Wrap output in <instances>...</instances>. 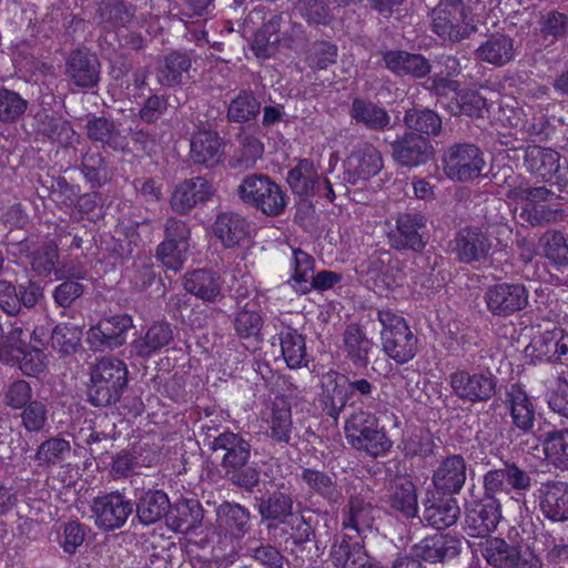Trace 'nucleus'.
Segmentation results:
<instances>
[{
    "label": "nucleus",
    "instance_id": "obj_8",
    "mask_svg": "<svg viewBox=\"0 0 568 568\" xmlns=\"http://www.w3.org/2000/svg\"><path fill=\"white\" fill-rule=\"evenodd\" d=\"M452 392L459 399L481 403L490 399L496 392V377L490 372L457 369L449 376Z\"/></svg>",
    "mask_w": 568,
    "mask_h": 568
},
{
    "label": "nucleus",
    "instance_id": "obj_36",
    "mask_svg": "<svg viewBox=\"0 0 568 568\" xmlns=\"http://www.w3.org/2000/svg\"><path fill=\"white\" fill-rule=\"evenodd\" d=\"M293 496L288 493L276 490L266 498L261 499L258 505V514L263 521L270 523L267 529L275 528L278 524L288 523V518L293 516Z\"/></svg>",
    "mask_w": 568,
    "mask_h": 568
},
{
    "label": "nucleus",
    "instance_id": "obj_17",
    "mask_svg": "<svg viewBox=\"0 0 568 568\" xmlns=\"http://www.w3.org/2000/svg\"><path fill=\"white\" fill-rule=\"evenodd\" d=\"M383 169L381 152L369 143H361L352 151L346 161L347 181L356 184L377 175Z\"/></svg>",
    "mask_w": 568,
    "mask_h": 568
},
{
    "label": "nucleus",
    "instance_id": "obj_20",
    "mask_svg": "<svg viewBox=\"0 0 568 568\" xmlns=\"http://www.w3.org/2000/svg\"><path fill=\"white\" fill-rule=\"evenodd\" d=\"M490 250L491 242L479 227L462 229L454 240L453 252L463 263L481 261L488 256Z\"/></svg>",
    "mask_w": 568,
    "mask_h": 568
},
{
    "label": "nucleus",
    "instance_id": "obj_43",
    "mask_svg": "<svg viewBox=\"0 0 568 568\" xmlns=\"http://www.w3.org/2000/svg\"><path fill=\"white\" fill-rule=\"evenodd\" d=\"M515 54L514 41L505 34L493 36L477 49L480 60L496 67L507 64L515 58Z\"/></svg>",
    "mask_w": 568,
    "mask_h": 568
},
{
    "label": "nucleus",
    "instance_id": "obj_16",
    "mask_svg": "<svg viewBox=\"0 0 568 568\" xmlns=\"http://www.w3.org/2000/svg\"><path fill=\"white\" fill-rule=\"evenodd\" d=\"M133 326L129 315H114L101 320L88 331V342L97 349L116 348L125 343L126 334Z\"/></svg>",
    "mask_w": 568,
    "mask_h": 568
},
{
    "label": "nucleus",
    "instance_id": "obj_27",
    "mask_svg": "<svg viewBox=\"0 0 568 568\" xmlns=\"http://www.w3.org/2000/svg\"><path fill=\"white\" fill-rule=\"evenodd\" d=\"M505 403L513 425L524 433L530 432L536 419V408L528 394L520 386L511 385Z\"/></svg>",
    "mask_w": 568,
    "mask_h": 568
},
{
    "label": "nucleus",
    "instance_id": "obj_54",
    "mask_svg": "<svg viewBox=\"0 0 568 568\" xmlns=\"http://www.w3.org/2000/svg\"><path fill=\"white\" fill-rule=\"evenodd\" d=\"M318 179V172L311 160L304 159L287 174V183L301 195L308 194Z\"/></svg>",
    "mask_w": 568,
    "mask_h": 568
},
{
    "label": "nucleus",
    "instance_id": "obj_39",
    "mask_svg": "<svg viewBox=\"0 0 568 568\" xmlns=\"http://www.w3.org/2000/svg\"><path fill=\"white\" fill-rule=\"evenodd\" d=\"M169 526L178 532L186 534L202 521V509L194 499H181L175 503L166 517Z\"/></svg>",
    "mask_w": 568,
    "mask_h": 568
},
{
    "label": "nucleus",
    "instance_id": "obj_3",
    "mask_svg": "<svg viewBox=\"0 0 568 568\" xmlns=\"http://www.w3.org/2000/svg\"><path fill=\"white\" fill-rule=\"evenodd\" d=\"M89 399L94 406L115 403L126 385V365L114 357H102L91 368Z\"/></svg>",
    "mask_w": 568,
    "mask_h": 568
},
{
    "label": "nucleus",
    "instance_id": "obj_7",
    "mask_svg": "<svg viewBox=\"0 0 568 568\" xmlns=\"http://www.w3.org/2000/svg\"><path fill=\"white\" fill-rule=\"evenodd\" d=\"M432 29L443 40L457 42L469 37L475 24L462 2L442 3L433 10Z\"/></svg>",
    "mask_w": 568,
    "mask_h": 568
},
{
    "label": "nucleus",
    "instance_id": "obj_59",
    "mask_svg": "<svg viewBox=\"0 0 568 568\" xmlns=\"http://www.w3.org/2000/svg\"><path fill=\"white\" fill-rule=\"evenodd\" d=\"M260 112V102L253 93L243 91L229 105L227 116L234 122H247Z\"/></svg>",
    "mask_w": 568,
    "mask_h": 568
},
{
    "label": "nucleus",
    "instance_id": "obj_34",
    "mask_svg": "<svg viewBox=\"0 0 568 568\" xmlns=\"http://www.w3.org/2000/svg\"><path fill=\"white\" fill-rule=\"evenodd\" d=\"M183 285L186 292L204 302H215L221 296L220 276L205 268L186 273Z\"/></svg>",
    "mask_w": 568,
    "mask_h": 568
},
{
    "label": "nucleus",
    "instance_id": "obj_55",
    "mask_svg": "<svg viewBox=\"0 0 568 568\" xmlns=\"http://www.w3.org/2000/svg\"><path fill=\"white\" fill-rule=\"evenodd\" d=\"M133 8L122 0H103L99 4V22L112 27L125 26L133 17Z\"/></svg>",
    "mask_w": 568,
    "mask_h": 568
},
{
    "label": "nucleus",
    "instance_id": "obj_23",
    "mask_svg": "<svg viewBox=\"0 0 568 568\" xmlns=\"http://www.w3.org/2000/svg\"><path fill=\"white\" fill-rule=\"evenodd\" d=\"M393 158L404 166L414 168L426 163L432 156V146L422 135L409 132L392 142Z\"/></svg>",
    "mask_w": 568,
    "mask_h": 568
},
{
    "label": "nucleus",
    "instance_id": "obj_48",
    "mask_svg": "<svg viewBox=\"0 0 568 568\" xmlns=\"http://www.w3.org/2000/svg\"><path fill=\"white\" fill-rule=\"evenodd\" d=\"M373 520L372 505L361 497H351L347 507L343 510V530L353 529L359 534L371 528Z\"/></svg>",
    "mask_w": 568,
    "mask_h": 568
},
{
    "label": "nucleus",
    "instance_id": "obj_58",
    "mask_svg": "<svg viewBox=\"0 0 568 568\" xmlns=\"http://www.w3.org/2000/svg\"><path fill=\"white\" fill-rule=\"evenodd\" d=\"M81 336L82 329L80 325L60 323L52 331V346L63 354L73 353L80 344Z\"/></svg>",
    "mask_w": 568,
    "mask_h": 568
},
{
    "label": "nucleus",
    "instance_id": "obj_15",
    "mask_svg": "<svg viewBox=\"0 0 568 568\" xmlns=\"http://www.w3.org/2000/svg\"><path fill=\"white\" fill-rule=\"evenodd\" d=\"M133 506L131 500L126 499L120 493H111L94 498L92 511L95 524L105 529L113 530L122 527L128 517L132 514Z\"/></svg>",
    "mask_w": 568,
    "mask_h": 568
},
{
    "label": "nucleus",
    "instance_id": "obj_49",
    "mask_svg": "<svg viewBox=\"0 0 568 568\" xmlns=\"http://www.w3.org/2000/svg\"><path fill=\"white\" fill-rule=\"evenodd\" d=\"M283 358L291 369L306 366V347L304 337L295 329L287 328L280 334Z\"/></svg>",
    "mask_w": 568,
    "mask_h": 568
},
{
    "label": "nucleus",
    "instance_id": "obj_13",
    "mask_svg": "<svg viewBox=\"0 0 568 568\" xmlns=\"http://www.w3.org/2000/svg\"><path fill=\"white\" fill-rule=\"evenodd\" d=\"M207 437H212L209 446L220 458L226 474H230V469L243 468L248 462L251 445L241 434L224 430L217 435L207 433Z\"/></svg>",
    "mask_w": 568,
    "mask_h": 568
},
{
    "label": "nucleus",
    "instance_id": "obj_61",
    "mask_svg": "<svg viewBox=\"0 0 568 568\" xmlns=\"http://www.w3.org/2000/svg\"><path fill=\"white\" fill-rule=\"evenodd\" d=\"M20 410V425L28 433H39L48 423L49 409L42 400H32Z\"/></svg>",
    "mask_w": 568,
    "mask_h": 568
},
{
    "label": "nucleus",
    "instance_id": "obj_22",
    "mask_svg": "<svg viewBox=\"0 0 568 568\" xmlns=\"http://www.w3.org/2000/svg\"><path fill=\"white\" fill-rule=\"evenodd\" d=\"M386 506L405 518H413L418 513L417 493L414 483L406 476L390 481L384 497Z\"/></svg>",
    "mask_w": 568,
    "mask_h": 568
},
{
    "label": "nucleus",
    "instance_id": "obj_47",
    "mask_svg": "<svg viewBox=\"0 0 568 568\" xmlns=\"http://www.w3.org/2000/svg\"><path fill=\"white\" fill-rule=\"evenodd\" d=\"M351 116L356 123H361L371 130H384L390 118L387 111L373 102L354 99L351 108Z\"/></svg>",
    "mask_w": 568,
    "mask_h": 568
},
{
    "label": "nucleus",
    "instance_id": "obj_51",
    "mask_svg": "<svg viewBox=\"0 0 568 568\" xmlns=\"http://www.w3.org/2000/svg\"><path fill=\"white\" fill-rule=\"evenodd\" d=\"M71 453V445L60 437H52L38 447L34 459L40 467H52L64 462Z\"/></svg>",
    "mask_w": 568,
    "mask_h": 568
},
{
    "label": "nucleus",
    "instance_id": "obj_60",
    "mask_svg": "<svg viewBox=\"0 0 568 568\" xmlns=\"http://www.w3.org/2000/svg\"><path fill=\"white\" fill-rule=\"evenodd\" d=\"M535 348L549 362H556L568 353V341L561 331L545 333L535 341Z\"/></svg>",
    "mask_w": 568,
    "mask_h": 568
},
{
    "label": "nucleus",
    "instance_id": "obj_64",
    "mask_svg": "<svg viewBox=\"0 0 568 568\" xmlns=\"http://www.w3.org/2000/svg\"><path fill=\"white\" fill-rule=\"evenodd\" d=\"M404 121L409 129L426 134H438L442 128L440 118L432 110H410L405 114Z\"/></svg>",
    "mask_w": 568,
    "mask_h": 568
},
{
    "label": "nucleus",
    "instance_id": "obj_52",
    "mask_svg": "<svg viewBox=\"0 0 568 568\" xmlns=\"http://www.w3.org/2000/svg\"><path fill=\"white\" fill-rule=\"evenodd\" d=\"M301 478L313 493L328 501L336 503L341 498V493L328 474L317 469L304 468Z\"/></svg>",
    "mask_w": 568,
    "mask_h": 568
},
{
    "label": "nucleus",
    "instance_id": "obj_62",
    "mask_svg": "<svg viewBox=\"0 0 568 568\" xmlns=\"http://www.w3.org/2000/svg\"><path fill=\"white\" fill-rule=\"evenodd\" d=\"M33 390L24 379L10 381L2 390L3 404L11 409H22L32 402Z\"/></svg>",
    "mask_w": 568,
    "mask_h": 568
},
{
    "label": "nucleus",
    "instance_id": "obj_11",
    "mask_svg": "<svg viewBox=\"0 0 568 568\" xmlns=\"http://www.w3.org/2000/svg\"><path fill=\"white\" fill-rule=\"evenodd\" d=\"M290 264L293 271L291 280L304 292L310 288L326 291L342 281V274L333 271L324 270L314 275L313 257L300 248L292 250Z\"/></svg>",
    "mask_w": 568,
    "mask_h": 568
},
{
    "label": "nucleus",
    "instance_id": "obj_50",
    "mask_svg": "<svg viewBox=\"0 0 568 568\" xmlns=\"http://www.w3.org/2000/svg\"><path fill=\"white\" fill-rule=\"evenodd\" d=\"M540 255L547 258L554 266L568 265V243L559 231L545 232L538 242Z\"/></svg>",
    "mask_w": 568,
    "mask_h": 568
},
{
    "label": "nucleus",
    "instance_id": "obj_26",
    "mask_svg": "<svg viewBox=\"0 0 568 568\" xmlns=\"http://www.w3.org/2000/svg\"><path fill=\"white\" fill-rule=\"evenodd\" d=\"M386 68L394 74L414 78H425L432 71L429 61L419 53H410L403 50H389L383 53Z\"/></svg>",
    "mask_w": 568,
    "mask_h": 568
},
{
    "label": "nucleus",
    "instance_id": "obj_28",
    "mask_svg": "<svg viewBox=\"0 0 568 568\" xmlns=\"http://www.w3.org/2000/svg\"><path fill=\"white\" fill-rule=\"evenodd\" d=\"M466 481V462L460 455L445 458L433 474V483L439 490L457 494Z\"/></svg>",
    "mask_w": 568,
    "mask_h": 568
},
{
    "label": "nucleus",
    "instance_id": "obj_9",
    "mask_svg": "<svg viewBox=\"0 0 568 568\" xmlns=\"http://www.w3.org/2000/svg\"><path fill=\"white\" fill-rule=\"evenodd\" d=\"M446 175L456 181H470L478 178L485 166L481 151L474 144H455L444 154Z\"/></svg>",
    "mask_w": 568,
    "mask_h": 568
},
{
    "label": "nucleus",
    "instance_id": "obj_14",
    "mask_svg": "<svg viewBox=\"0 0 568 568\" xmlns=\"http://www.w3.org/2000/svg\"><path fill=\"white\" fill-rule=\"evenodd\" d=\"M529 293L520 283H498L487 288L485 301L490 313L509 316L528 305Z\"/></svg>",
    "mask_w": 568,
    "mask_h": 568
},
{
    "label": "nucleus",
    "instance_id": "obj_63",
    "mask_svg": "<svg viewBox=\"0 0 568 568\" xmlns=\"http://www.w3.org/2000/svg\"><path fill=\"white\" fill-rule=\"evenodd\" d=\"M28 102L19 93L0 89V121L11 123L17 121L27 110Z\"/></svg>",
    "mask_w": 568,
    "mask_h": 568
},
{
    "label": "nucleus",
    "instance_id": "obj_19",
    "mask_svg": "<svg viewBox=\"0 0 568 568\" xmlns=\"http://www.w3.org/2000/svg\"><path fill=\"white\" fill-rule=\"evenodd\" d=\"M213 193L212 184L202 176L184 180L172 192L171 207L179 214H186L197 204L210 200Z\"/></svg>",
    "mask_w": 568,
    "mask_h": 568
},
{
    "label": "nucleus",
    "instance_id": "obj_10",
    "mask_svg": "<svg viewBox=\"0 0 568 568\" xmlns=\"http://www.w3.org/2000/svg\"><path fill=\"white\" fill-rule=\"evenodd\" d=\"M435 90L439 103L454 115H479L486 106V100L479 93L459 90L457 81L438 79L435 81Z\"/></svg>",
    "mask_w": 568,
    "mask_h": 568
},
{
    "label": "nucleus",
    "instance_id": "obj_56",
    "mask_svg": "<svg viewBox=\"0 0 568 568\" xmlns=\"http://www.w3.org/2000/svg\"><path fill=\"white\" fill-rule=\"evenodd\" d=\"M544 453L555 466L568 468V429L550 433L544 440Z\"/></svg>",
    "mask_w": 568,
    "mask_h": 568
},
{
    "label": "nucleus",
    "instance_id": "obj_53",
    "mask_svg": "<svg viewBox=\"0 0 568 568\" xmlns=\"http://www.w3.org/2000/svg\"><path fill=\"white\" fill-rule=\"evenodd\" d=\"M507 183L508 189L505 191V195L514 201L537 204L538 202H546L555 195L545 186L529 187L524 185L518 175L509 176Z\"/></svg>",
    "mask_w": 568,
    "mask_h": 568
},
{
    "label": "nucleus",
    "instance_id": "obj_25",
    "mask_svg": "<svg viewBox=\"0 0 568 568\" xmlns=\"http://www.w3.org/2000/svg\"><path fill=\"white\" fill-rule=\"evenodd\" d=\"M374 347V341L361 326L355 324L346 326L342 334V351L354 366L366 367Z\"/></svg>",
    "mask_w": 568,
    "mask_h": 568
},
{
    "label": "nucleus",
    "instance_id": "obj_38",
    "mask_svg": "<svg viewBox=\"0 0 568 568\" xmlns=\"http://www.w3.org/2000/svg\"><path fill=\"white\" fill-rule=\"evenodd\" d=\"M251 513L240 504L224 503L217 508V523L232 538H242L250 529Z\"/></svg>",
    "mask_w": 568,
    "mask_h": 568
},
{
    "label": "nucleus",
    "instance_id": "obj_57",
    "mask_svg": "<svg viewBox=\"0 0 568 568\" xmlns=\"http://www.w3.org/2000/svg\"><path fill=\"white\" fill-rule=\"evenodd\" d=\"M88 135L91 140L106 143L114 150L124 149L125 140L115 131L112 122L103 118H94L87 124Z\"/></svg>",
    "mask_w": 568,
    "mask_h": 568
},
{
    "label": "nucleus",
    "instance_id": "obj_35",
    "mask_svg": "<svg viewBox=\"0 0 568 568\" xmlns=\"http://www.w3.org/2000/svg\"><path fill=\"white\" fill-rule=\"evenodd\" d=\"M174 339V333L169 323L155 322L143 336L132 343V348L138 356L149 358L162 348L169 346Z\"/></svg>",
    "mask_w": 568,
    "mask_h": 568
},
{
    "label": "nucleus",
    "instance_id": "obj_30",
    "mask_svg": "<svg viewBox=\"0 0 568 568\" xmlns=\"http://www.w3.org/2000/svg\"><path fill=\"white\" fill-rule=\"evenodd\" d=\"M212 231L224 247L232 248L248 236V223L236 213L224 212L216 216Z\"/></svg>",
    "mask_w": 568,
    "mask_h": 568
},
{
    "label": "nucleus",
    "instance_id": "obj_21",
    "mask_svg": "<svg viewBox=\"0 0 568 568\" xmlns=\"http://www.w3.org/2000/svg\"><path fill=\"white\" fill-rule=\"evenodd\" d=\"M65 74L79 88H92L100 80V62L85 50L72 51L65 61Z\"/></svg>",
    "mask_w": 568,
    "mask_h": 568
},
{
    "label": "nucleus",
    "instance_id": "obj_29",
    "mask_svg": "<svg viewBox=\"0 0 568 568\" xmlns=\"http://www.w3.org/2000/svg\"><path fill=\"white\" fill-rule=\"evenodd\" d=\"M540 509L552 521L568 520V484L550 481L540 489Z\"/></svg>",
    "mask_w": 568,
    "mask_h": 568
},
{
    "label": "nucleus",
    "instance_id": "obj_4",
    "mask_svg": "<svg viewBox=\"0 0 568 568\" xmlns=\"http://www.w3.org/2000/svg\"><path fill=\"white\" fill-rule=\"evenodd\" d=\"M377 320L382 325L383 352L397 364L412 361L417 354L418 341L406 321L388 310H381Z\"/></svg>",
    "mask_w": 568,
    "mask_h": 568
},
{
    "label": "nucleus",
    "instance_id": "obj_31",
    "mask_svg": "<svg viewBox=\"0 0 568 568\" xmlns=\"http://www.w3.org/2000/svg\"><path fill=\"white\" fill-rule=\"evenodd\" d=\"M329 556L338 568H378L371 561L364 547L358 542H351L346 535L332 545Z\"/></svg>",
    "mask_w": 568,
    "mask_h": 568
},
{
    "label": "nucleus",
    "instance_id": "obj_2",
    "mask_svg": "<svg viewBox=\"0 0 568 568\" xmlns=\"http://www.w3.org/2000/svg\"><path fill=\"white\" fill-rule=\"evenodd\" d=\"M349 407L351 413L344 424L348 444L375 457L386 454L392 447V440L379 427L377 417L362 406H355V402H352Z\"/></svg>",
    "mask_w": 568,
    "mask_h": 568
},
{
    "label": "nucleus",
    "instance_id": "obj_42",
    "mask_svg": "<svg viewBox=\"0 0 568 568\" xmlns=\"http://www.w3.org/2000/svg\"><path fill=\"white\" fill-rule=\"evenodd\" d=\"M191 67L192 61L187 53L172 52L159 63L156 69L158 81L166 87L181 84Z\"/></svg>",
    "mask_w": 568,
    "mask_h": 568
},
{
    "label": "nucleus",
    "instance_id": "obj_5",
    "mask_svg": "<svg viewBox=\"0 0 568 568\" xmlns=\"http://www.w3.org/2000/svg\"><path fill=\"white\" fill-rule=\"evenodd\" d=\"M239 195L243 202L271 216L282 214L287 204L283 189L264 174L245 176L239 185Z\"/></svg>",
    "mask_w": 568,
    "mask_h": 568
},
{
    "label": "nucleus",
    "instance_id": "obj_44",
    "mask_svg": "<svg viewBox=\"0 0 568 568\" xmlns=\"http://www.w3.org/2000/svg\"><path fill=\"white\" fill-rule=\"evenodd\" d=\"M222 142L217 133L202 131L191 141V158L195 163L213 166L220 161Z\"/></svg>",
    "mask_w": 568,
    "mask_h": 568
},
{
    "label": "nucleus",
    "instance_id": "obj_46",
    "mask_svg": "<svg viewBox=\"0 0 568 568\" xmlns=\"http://www.w3.org/2000/svg\"><path fill=\"white\" fill-rule=\"evenodd\" d=\"M459 514L460 509L456 499H439L425 507L423 519L436 529H445L456 524Z\"/></svg>",
    "mask_w": 568,
    "mask_h": 568
},
{
    "label": "nucleus",
    "instance_id": "obj_41",
    "mask_svg": "<svg viewBox=\"0 0 568 568\" xmlns=\"http://www.w3.org/2000/svg\"><path fill=\"white\" fill-rule=\"evenodd\" d=\"M271 438L280 444H288L292 438L293 420L291 405L284 398H275L267 419Z\"/></svg>",
    "mask_w": 568,
    "mask_h": 568
},
{
    "label": "nucleus",
    "instance_id": "obj_24",
    "mask_svg": "<svg viewBox=\"0 0 568 568\" xmlns=\"http://www.w3.org/2000/svg\"><path fill=\"white\" fill-rule=\"evenodd\" d=\"M501 518L500 504L496 498H485V500L466 515V526L468 534L473 537H485L493 532Z\"/></svg>",
    "mask_w": 568,
    "mask_h": 568
},
{
    "label": "nucleus",
    "instance_id": "obj_32",
    "mask_svg": "<svg viewBox=\"0 0 568 568\" xmlns=\"http://www.w3.org/2000/svg\"><path fill=\"white\" fill-rule=\"evenodd\" d=\"M462 549L459 538L450 535L427 537L416 547V554L429 562H438L456 557Z\"/></svg>",
    "mask_w": 568,
    "mask_h": 568
},
{
    "label": "nucleus",
    "instance_id": "obj_37",
    "mask_svg": "<svg viewBox=\"0 0 568 568\" xmlns=\"http://www.w3.org/2000/svg\"><path fill=\"white\" fill-rule=\"evenodd\" d=\"M263 323L261 305L255 298L247 301L233 316L235 334L243 339L257 338Z\"/></svg>",
    "mask_w": 568,
    "mask_h": 568
},
{
    "label": "nucleus",
    "instance_id": "obj_33",
    "mask_svg": "<svg viewBox=\"0 0 568 568\" xmlns=\"http://www.w3.org/2000/svg\"><path fill=\"white\" fill-rule=\"evenodd\" d=\"M525 165L531 173L549 181L560 172V154L552 149L530 145L526 150Z\"/></svg>",
    "mask_w": 568,
    "mask_h": 568
},
{
    "label": "nucleus",
    "instance_id": "obj_12",
    "mask_svg": "<svg viewBox=\"0 0 568 568\" xmlns=\"http://www.w3.org/2000/svg\"><path fill=\"white\" fill-rule=\"evenodd\" d=\"M190 229L174 217L165 223V240L158 246L156 254L163 266L174 272L179 271L189 250Z\"/></svg>",
    "mask_w": 568,
    "mask_h": 568
},
{
    "label": "nucleus",
    "instance_id": "obj_45",
    "mask_svg": "<svg viewBox=\"0 0 568 568\" xmlns=\"http://www.w3.org/2000/svg\"><path fill=\"white\" fill-rule=\"evenodd\" d=\"M169 509V497L162 490L145 491L136 505L138 517L144 525H151L159 521L164 516L168 517Z\"/></svg>",
    "mask_w": 568,
    "mask_h": 568
},
{
    "label": "nucleus",
    "instance_id": "obj_18",
    "mask_svg": "<svg viewBox=\"0 0 568 568\" xmlns=\"http://www.w3.org/2000/svg\"><path fill=\"white\" fill-rule=\"evenodd\" d=\"M426 219L419 214H403L396 220L395 229L388 233V242L396 250L422 251L425 247L422 230Z\"/></svg>",
    "mask_w": 568,
    "mask_h": 568
},
{
    "label": "nucleus",
    "instance_id": "obj_1",
    "mask_svg": "<svg viewBox=\"0 0 568 568\" xmlns=\"http://www.w3.org/2000/svg\"><path fill=\"white\" fill-rule=\"evenodd\" d=\"M375 390V386L365 378L349 379L345 375L329 371L322 376V393L318 402L322 410L334 420L349 402L355 406L369 408L368 399Z\"/></svg>",
    "mask_w": 568,
    "mask_h": 568
},
{
    "label": "nucleus",
    "instance_id": "obj_6",
    "mask_svg": "<svg viewBox=\"0 0 568 568\" xmlns=\"http://www.w3.org/2000/svg\"><path fill=\"white\" fill-rule=\"evenodd\" d=\"M358 272L378 294L400 286L405 281L403 263L387 251L371 254L359 264Z\"/></svg>",
    "mask_w": 568,
    "mask_h": 568
},
{
    "label": "nucleus",
    "instance_id": "obj_40",
    "mask_svg": "<svg viewBox=\"0 0 568 568\" xmlns=\"http://www.w3.org/2000/svg\"><path fill=\"white\" fill-rule=\"evenodd\" d=\"M480 554L495 568H515L519 564V550L504 539L490 538L479 545Z\"/></svg>",
    "mask_w": 568,
    "mask_h": 568
}]
</instances>
